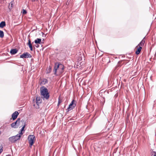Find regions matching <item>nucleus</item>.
<instances>
[{"instance_id":"1","label":"nucleus","mask_w":156,"mask_h":156,"mask_svg":"<svg viewBox=\"0 0 156 156\" xmlns=\"http://www.w3.org/2000/svg\"><path fill=\"white\" fill-rule=\"evenodd\" d=\"M41 97L43 99H48L49 98V93L47 88L44 86L41 88Z\"/></svg>"},{"instance_id":"2","label":"nucleus","mask_w":156,"mask_h":156,"mask_svg":"<svg viewBox=\"0 0 156 156\" xmlns=\"http://www.w3.org/2000/svg\"><path fill=\"white\" fill-rule=\"evenodd\" d=\"M64 67V66L61 64L59 63L58 62L56 63L55 65V67L53 70L54 74H56L57 70L62 73L63 72Z\"/></svg>"},{"instance_id":"3","label":"nucleus","mask_w":156,"mask_h":156,"mask_svg":"<svg viewBox=\"0 0 156 156\" xmlns=\"http://www.w3.org/2000/svg\"><path fill=\"white\" fill-rule=\"evenodd\" d=\"M20 135L19 134H18L16 136L10 137L9 139V141L10 142L12 143H14L17 140L20 139Z\"/></svg>"},{"instance_id":"4","label":"nucleus","mask_w":156,"mask_h":156,"mask_svg":"<svg viewBox=\"0 0 156 156\" xmlns=\"http://www.w3.org/2000/svg\"><path fill=\"white\" fill-rule=\"evenodd\" d=\"M76 105V102L74 100H73L69 104L68 107L67 109V112H69L73 109Z\"/></svg>"},{"instance_id":"5","label":"nucleus","mask_w":156,"mask_h":156,"mask_svg":"<svg viewBox=\"0 0 156 156\" xmlns=\"http://www.w3.org/2000/svg\"><path fill=\"white\" fill-rule=\"evenodd\" d=\"M35 136L34 135H30L29 136L28 140L30 146H32L34 142Z\"/></svg>"},{"instance_id":"6","label":"nucleus","mask_w":156,"mask_h":156,"mask_svg":"<svg viewBox=\"0 0 156 156\" xmlns=\"http://www.w3.org/2000/svg\"><path fill=\"white\" fill-rule=\"evenodd\" d=\"M31 55L28 52L24 53L20 55V58H30L31 57Z\"/></svg>"},{"instance_id":"7","label":"nucleus","mask_w":156,"mask_h":156,"mask_svg":"<svg viewBox=\"0 0 156 156\" xmlns=\"http://www.w3.org/2000/svg\"><path fill=\"white\" fill-rule=\"evenodd\" d=\"M19 114L18 112L16 111L12 114V117L13 120H14L17 118Z\"/></svg>"},{"instance_id":"8","label":"nucleus","mask_w":156,"mask_h":156,"mask_svg":"<svg viewBox=\"0 0 156 156\" xmlns=\"http://www.w3.org/2000/svg\"><path fill=\"white\" fill-rule=\"evenodd\" d=\"M15 5V2L14 1H12L9 3V9H13V7Z\"/></svg>"},{"instance_id":"9","label":"nucleus","mask_w":156,"mask_h":156,"mask_svg":"<svg viewBox=\"0 0 156 156\" xmlns=\"http://www.w3.org/2000/svg\"><path fill=\"white\" fill-rule=\"evenodd\" d=\"M137 47V50L136 51V54L137 55H138L140 53L142 48L141 46H139V47L137 46L136 48Z\"/></svg>"},{"instance_id":"10","label":"nucleus","mask_w":156,"mask_h":156,"mask_svg":"<svg viewBox=\"0 0 156 156\" xmlns=\"http://www.w3.org/2000/svg\"><path fill=\"white\" fill-rule=\"evenodd\" d=\"M18 52V50L16 49H13L11 50L10 51V53L12 55H14L17 53Z\"/></svg>"},{"instance_id":"11","label":"nucleus","mask_w":156,"mask_h":156,"mask_svg":"<svg viewBox=\"0 0 156 156\" xmlns=\"http://www.w3.org/2000/svg\"><path fill=\"white\" fill-rule=\"evenodd\" d=\"M41 100L40 99V97H37L36 98V102L37 104L38 105L39 104L41 103Z\"/></svg>"},{"instance_id":"12","label":"nucleus","mask_w":156,"mask_h":156,"mask_svg":"<svg viewBox=\"0 0 156 156\" xmlns=\"http://www.w3.org/2000/svg\"><path fill=\"white\" fill-rule=\"evenodd\" d=\"M25 123H24V126L22 127V128L20 132L19 133V134L20 135H22L23 134V131L24 132V129L25 127Z\"/></svg>"},{"instance_id":"13","label":"nucleus","mask_w":156,"mask_h":156,"mask_svg":"<svg viewBox=\"0 0 156 156\" xmlns=\"http://www.w3.org/2000/svg\"><path fill=\"white\" fill-rule=\"evenodd\" d=\"M41 40L40 38H37L34 41V43L36 44H41Z\"/></svg>"},{"instance_id":"14","label":"nucleus","mask_w":156,"mask_h":156,"mask_svg":"<svg viewBox=\"0 0 156 156\" xmlns=\"http://www.w3.org/2000/svg\"><path fill=\"white\" fill-rule=\"evenodd\" d=\"M28 45H29V46L30 49V50L31 51L33 50V48L32 44L31 43L30 40L29 39L28 40V42L27 44Z\"/></svg>"},{"instance_id":"15","label":"nucleus","mask_w":156,"mask_h":156,"mask_svg":"<svg viewBox=\"0 0 156 156\" xmlns=\"http://www.w3.org/2000/svg\"><path fill=\"white\" fill-rule=\"evenodd\" d=\"M20 118H18L17 119V120L15 122H14V123L17 126H18V127L19 125V123H20Z\"/></svg>"},{"instance_id":"16","label":"nucleus","mask_w":156,"mask_h":156,"mask_svg":"<svg viewBox=\"0 0 156 156\" xmlns=\"http://www.w3.org/2000/svg\"><path fill=\"white\" fill-rule=\"evenodd\" d=\"M5 23L4 21H2L0 23V27L3 28L5 26Z\"/></svg>"},{"instance_id":"17","label":"nucleus","mask_w":156,"mask_h":156,"mask_svg":"<svg viewBox=\"0 0 156 156\" xmlns=\"http://www.w3.org/2000/svg\"><path fill=\"white\" fill-rule=\"evenodd\" d=\"M145 43V41L144 40H143L138 44L139 46H141L144 45V43Z\"/></svg>"},{"instance_id":"18","label":"nucleus","mask_w":156,"mask_h":156,"mask_svg":"<svg viewBox=\"0 0 156 156\" xmlns=\"http://www.w3.org/2000/svg\"><path fill=\"white\" fill-rule=\"evenodd\" d=\"M11 126L12 128H17L18 127V126L16 125L14 122L11 124Z\"/></svg>"},{"instance_id":"19","label":"nucleus","mask_w":156,"mask_h":156,"mask_svg":"<svg viewBox=\"0 0 156 156\" xmlns=\"http://www.w3.org/2000/svg\"><path fill=\"white\" fill-rule=\"evenodd\" d=\"M4 34L3 32L1 30H0V37L3 38L4 37Z\"/></svg>"},{"instance_id":"20","label":"nucleus","mask_w":156,"mask_h":156,"mask_svg":"<svg viewBox=\"0 0 156 156\" xmlns=\"http://www.w3.org/2000/svg\"><path fill=\"white\" fill-rule=\"evenodd\" d=\"M3 151V147L2 146H0V153H1Z\"/></svg>"},{"instance_id":"21","label":"nucleus","mask_w":156,"mask_h":156,"mask_svg":"<svg viewBox=\"0 0 156 156\" xmlns=\"http://www.w3.org/2000/svg\"><path fill=\"white\" fill-rule=\"evenodd\" d=\"M22 12V14L23 15H24L27 13V12L26 10H23V12Z\"/></svg>"},{"instance_id":"22","label":"nucleus","mask_w":156,"mask_h":156,"mask_svg":"<svg viewBox=\"0 0 156 156\" xmlns=\"http://www.w3.org/2000/svg\"><path fill=\"white\" fill-rule=\"evenodd\" d=\"M153 152L154 153V155L153 156H156V152L155 151H153Z\"/></svg>"},{"instance_id":"23","label":"nucleus","mask_w":156,"mask_h":156,"mask_svg":"<svg viewBox=\"0 0 156 156\" xmlns=\"http://www.w3.org/2000/svg\"><path fill=\"white\" fill-rule=\"evenodd\" d=\"M153 151H151V155H154V153H153Z\"/></svg>"},{"instance_id":"24","label":"nucleus","mask_w":156,"mask_h":156,"mask_svg":"<svg viewBox=\"0 0 156 156\" xmlns=\"http://www.w3.org/2000/svg\"><path fill=\"white\" fill-rule=\"evenodd\" d=\"M35 46L37 48H38L39 46V45L38 44H36Z\"/></svg>"},{"instance_id":"25","label":"nucleus","mask_w":156,"mask_h":156,"mask_svg":"<svg viewBox=\"0 0 156 156\" xmlns=\"http://www.w3.org/2000/svg\"><path fill=\"white\" fill-rule=\"evenodd\" d=\"M45 80L44 82H45V83L47 82V81L45 79V80Z\"/></svg>"},{"instance_id":"26","label":"nucleus","mask_w":156,"mask_h":156,"mask_svg":"<svg viewBox=\"0 0 156 156\" xmlns=\"http://www.w3.org/2000/svg\"><path fill=\"white\" fill-rule=\"evenodd\" d=\"M6 156H11L10 155H6Z\"/></svg>"},{"instance_id":"27","label":"nucleus","mask_w":156,"mask_h":156,"mask_svg":"<svg viewBox=\"0 0 156 156\" xmlns=\"http://www.w3.org/2000/svg\"><path fill=\"white\" fill-rule=\"evenodd\" d=\"M60 103V102L59 101H58V105Z\"/></svg>"}]
</instances>
